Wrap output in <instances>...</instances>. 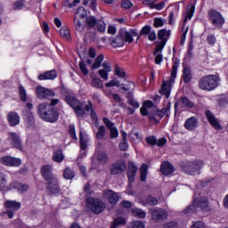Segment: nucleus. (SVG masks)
I'll return each instance as SVG.
<instances>
[{
  "instance_id": "obj_1",
  "label": "nucleus",
  "mask_w": 228,
  "mask_h": 228,
  "mask_svg": "<svg viewBox=\"0 0 228 228\" xmlns=\"http://www.w3.org/2000/svg\"><path fill=\"white\" fill-rule=\"evenodd\" d=\"M37 113L45 122H50L51 124H54V122H58V118H60V114L58 110L54 108H51V105L43 102L37 106Z\"/></svg>"
},
{
  "instance_id": "obj_2",
  "label": "nucleus",
  "mask_w": 228,
  "mask_h": 228,
  "mask_svg": "<svg viewBox=\"0 0 228 228\" xmlns=\"http://www.w3.org/2000/svg\"><path fill=\"white\" fill-rule=\"evenodd\" d=\"M177 69H179L178 60H176L173 64L170 78L168 80H163L162 82L160 94L165 95L166 99H169L170 97V92H172V83H174L175 81V77H177Z\"/></svg>"
},
{
  "instance_id": "obj_3",
  "label": "nucleus",
  "mask_w": 228,
  "mask_h": 228,
  "mask_svg": "<svg viewBox=\"0 0 228 228\" xmlns=\"http://www.w3.org/2000/svg\"><path fill=\"white\" fill-rule=\"evenodd\" d=\"M126 42L133 44L134 39L131 32H128L124 28H121L118 31V36L110 38V44L112 47H124V44H126Z\"/></svg>"
},
{
  "instance_id": "obj_4",
  "label": "nucleus",
  "mask_w": 228,
  "mask_h": 228,
  "mask_svg": "<svg viewBox=\"0 0 228 228\" xmlns=\"http://www.w3.org/2000/svg\"><path fill=\"white\" fill-rule=\"evenodd\" d=\"M220 83V77L216 75H208L199 80V86L201 90H215Z\"/></svg>"
},
{
  "instance_id": "obj_5",
  "label": "nucleus",
  "mask_w": 228,
  "mask_h": 228,
  "mask_svg": "<svg viewBox=\"0 0 228 228\" xmlns=\"http://www.w3.org/2000/svg\"><path fill=\"white\" fill-rule=\"evenodd\" d=\"M209 206V201L207 197L197 196V193L194 195V200L191 205L187 207L185 209L186 215H191V213H195L198 208L200 209H206Z\"/></svg>"
},
{
  "instance_id": "obj_6",
  "label": "nucleus",
  "mask_w": 228,
  "mask_h": 228,
  "mask_svg": "<svg viewBox=\"0 0 228 228\" xmlns=\"http://www.w3.org/2000/svg\"><path fill=\"white\" fill-rule=\"evenodd\" d=\"M87 208L91 209L94 215H101V213L106 209V204L102 202L100 199H94L92 197H88L86 199Z\"/></svg>"
},
{
  "instance_id": "obj_7",
  "label": "nucleus",
  "mask_w": 228,
  "mask_h": 228,
  "mask_svg": "<svg viewBox=\"0 0 228 228\" xmlns=\"http://www.w3.org/2000/svg\"><path fill=\"white\" fill-rule=\"evenodd\" d=\"M66 102L74 110L75 113L78 117H83L85 115V109H83V103L75 98L72 94L66 95Z\"/></svg>"
},
{
  "instance_id": "obj_8",
  "label": "nucleus",
  "mask_w": 228,
  "mask_h": 228,
  "mask_svg": "<svg viewBox=\"0 0 228 228\" xmlns=\"http://www.w3.org/2000/svg\"><path fill=\"white\" fill-rule=\"evenodd\" d=\"M203 165L204 163L202 161L186 162L182 166V168L185 174L195 175V174H199V171L202 168Z\"/></svg>"
},
{
  "instance_id": "obj_9",
  "label": "nucleus",
  "mask_w": 228,
  "mask_h": 228,
  "mask_svg": "<svg viewBox=\"0 0 228 228\" xmlns=\"http://www.w3.org/2000/svg\"><path fill=\"white\" fill-rule=\"evenodd\" d=\"M208 17L210 22L213 26H216V28H222L224 24H225V20L222 16V13L216 10H210L208 12Z\"/></svg>"
},
{
  "instance_id": "obj_10",
  "label": "nucleus",
  "mask_w": 228,
  "mask_h": 228,
  "mask_svg": "<svg viewBox=\"0 0 228 228\" xmlns=\"http://www.w3.org/2000/svg\"><path fill=\"white\" fill-rule=\"evenodd\" d=\"M20 202L15 200H7L4 203L5 214L8 216V218H13L15 215V211H19L20 209Z\"/></svg>"
},
{
  "instance_id": "obj_11",
  "label": "nucleus",
  "mask_w": 228,
  "mask_h": 228,
  "mask_svg": "<svg viewBox=\"0 0 228 228\" xmlns=\"http://www.w3.org/2000/svg\"><path fill=\"white\" fill-rule=\"evenodd\" d=\"M102 196L108 200L109 204H112V206L118 204V201L120 200V196H118V193L111 190L103 191Z\"/></svg>"
},
{
  "instance_id": "obj_12",
  "label": "nucleus",
  "mask_w": 228,
  "mask_h": 228,
  "mask_svg": "<svg viewBox=\"0 0 228 228\" xmlns=\"http://www.w3.org/2000/svg\"><path fill=\"white\" fill-rule=\"evenodd\" d=\"M205 115L207 120L208 121L210 126L214 127V129H216V131H222V129H224V127H222V125H220V122H218V119L216 118V117H215V114H213V112H211L210 110H206Z\"/></svg>"
},
{
  "instance_id": "obj_13",
  "label": "nucleus",
  "mask_w": 228,
  "mask_h": 228,
  "mask_svg": "<svg viewBox=\"0 0 228 228\" xmlns=\"http://www.w3.org/2000/svg\"><path fill=\"white\" fill-rule=\"evenodd\" d=\"M8 140L11 141V143H12V145H13L14 149L22 151V141L20 140V136H19L18 133L9 132L8 133Z\"/></svg>"
},
{
  "instance_id": "obj_14",
  "label": "nucleus",
  "mask_w": 228,
  "mask_h": 228,
  "mask_svg": "<svg viewBox=\"0 0 228 228\" xmlns=\"http://www.w3.org/2000/svg\"><path fill=\"white\" fill-rule=\"evenodd\" d=\"M46 190L51 193V195H56L60 191V184L58 183V178H52L46 180Z\"/></svg>"
},
{
  "instance_id": "obj_15",
  "label": "nucleus",
  "mask_w": 228,
  "mask_h": 228,
  "mask_svg": "<svg viewBox=\"0 0 228 228\" xmlns=\"http://www.w3.org/2000/svg\"><path fill=\"white\" fill-rule=\"evenodd\" d=\"M126 168L127 166L122 160H118L114 164H112L110 167V174L111 175H118V174H122V172H126Z\"/></svg>"
},
{
  "instance_id": "obj_16",
  "label": "nucleus",
  "mask_w": 228,
  "mask_h": 228,
  "mask_svg": "<svg viewBox=\"0 0 228 228\" xmlns=\"http://www.w3.org/2000/svg\"><path fill=\"white\" fill-rule=\"evenodd\" d=\"M36 94L38 99H47V97H54V92L41 86L36 87Z\"/></svg>"
},
{
  "instance_id": "obj_17",
  "label": "nucleus",
  "mask_w": 228,
  "mask_h": 228,
  "mask_svg": "<svg viewBox=\"0 0 228 228\" xmlns=\"http://www.w3.org/2000/svg\"><path fill=\"white\" fill-rule=\"evenodd\" d=\"M2 163L6 167H20L22 165V159L5 156L2 158Z\"/></svg>"
},
{
  "instance_id": "obj_18",
  "label": "nucleus",
  "mask_w": 228,
  "mask_h": 228,
  "mask_svg": "<svg viewBox=\"0 0 228 228\" xmlns=\"http://www.w3.org/2000/svg\"><path fill=\"white\" fill-rule=\"evenodd\" d=\"M168 214L167 210L158 209L151 210V218L155 220V222H163V220H167Z\"/></svg>"
},
{
  "instance_id": "obj_19",
  "label": "nucleus",
  "mask_w": 228,
  "mask_h": 228,
  "mask_svg": "<svg viewBox=\"0 0 228 228\" xmlns=\"http://www.w3.org/2000/svg\"><path fill=\"white\" fill-rule=\"evenodd\" d=\"M41 175H43L44 179L46 181L56 178L53 174V166L51 165H44L41 167Z\"/></svg>"
},
{
  "instance_id": "obj_20",
  "label": "nucleus",
  "mask_w": 228,
  "mask_h": 228,
  "mask_svg": "<svg viewBox=\"0 0 228 228\" xmlns=\"http://www.w3.org/2000/svg\"><path fill=\"white\" fill-rule=\"evenodd\" d=\"M184 127L187 131H194L199 127V118L195 117H191L187 118L184 122Z\"/></svg>"
},
{
  "instance_id": "obj_21",
  "label": "nucleus",
  "mask_w": 228,
  "mask_h": 228,
  "mask_svg": "<svg viewBox=\"0 0 228 228\" xmlns=\"http://www.w3.org/2000/svg\"><path fill=\"white\" fill-rule=\"evenodd\" d=\"M7 122L11 127H15L20 124V117L17 112H9L7 114Z\"/></svg>"
},
{
  "instance_id": "obj_22",
  "label": "nucleus",
  "mask_w": 228,
  "mask_h": 228,
  "mask_svg": "<svg viewBox=\"0 0 228 228\" xmlns=\"http://www.w3.org/2000/svg\"><path fill=\"white\" fill-rule=\"evenodd\" d=\"M56 77H58V73L54 69L45 71V73H42L38 76L39 81H45L47 79L53 80L56 79Z\"/></svg>"
},
{
  "instance_id": "obj_23",
  "label": "nucleus",
  "mask_w": 228,
  "mask_h": 228,
  "mask_svg": "<svg viewBox=\"0 0 228 228\" xmlns=\"http://www.w3.org/2000/svg\"><path fill=\"white\" fill-rule=\"evenodd\" d=\"M136 172H138V167L134 165V163H128L127 177L129 183H134V176L136 175Z\"/></svg>"
},
{
  "instance_id": "obj_24",
  "label": "nucleus",
  "mask_w": 228,
  "mask_h": 228,
  "mask_svg": "<svg viewBox=\"0 0 228 228\" xmlns=\"http://www.w3.org/2000/svg\"><path fill=\"white\" fill-rule=\"evenodd\" d=\"M170 108H172V103L167 102V106L165 108H163L162 110H158L156 108H154V115H156L157 117H159V118H163V117H165V115H167L168 117V113H170Z\"/></svg>"
},
{
  "instance_id": "obj_25",
  "label": "nucleus",
  "mask_w": 228,
  "mask_h": 228,
  "mask_svg": "<svg viewBox=\"0 0 228 228\" xmlns=\"http://www.w3.org/2000/svg\"><path fill=\"white\" fill-rule=\"evenodd\" d=\"M160 170L164 175H170L171 174H174V166L169 162H164L161 165Z\"/></svg>"
},
{
  "instance_id": "obj_26",
  "label": "nucleus",
  "mask_w": 228,
  "mask_h": 228,
  "mask_svg": "<svg viewBox=\"0 0 228 228\" xmlns=\"http://www.w3.org/2000/svg\"><path fill=\"white\" fill-rule=\"evenodd\" d=\"M96 37H97V33L95 32V28H87V30L84 37V40L92 42L95 40Z\"/></svg>"
},
{
  "instance_id": "obj_27",
  "label": "nucleus",
  "mask_w": 228,
  "mask_h": 228,
  "mask_svg": "<svg viewBox=\"0 0 228 228\" xmlns=\"http://www.w3.org/2000/svg\"><path fill=\"white\" fill-rule=\"evenodd\" d=\"M74 26L76 31H78V33H83L85 31V28H86V24L83 23V21L80 20L77 16H75Z\"/></svg>"
},
{
  "instance_id": "obj_28",
  "label": "nucleus",
  "mask_w": 228,
  "mask_h": 228,
  "mask_svg": "<svg viewBox=\"0 0 228 228\" xmlns=\"http://www.w3.org/2000/svg\"><path fill=\"white\" fill-rule=\"evenodd\" d=\"M126 220L125 217L118 216L116 217L110 224V228H118L120 225H126Z\"/></svg>"
},
{
  "instance_id": "obj_29",
  "label": "nucleus",
  "mask_w": 228,
  "mask_h": 228,
  "mask_svg": "<svg viewBox=\"0 0 228 228\" xmlns=\"http://www.w3.org/2000/svg\"><path fill=\"white\" fill-rule=\"evenodd\" d=\"M12 188H15V190H18L20 193H24V191H28V184L20 183L18 182L12 183Z\"/></svg>"
},
{
  "instance_id": "obj_30",
  "label": "nucleus",
  "mask_w": 228,
  "mask_h": 228,
  "mask_svg": "<svg viewBox=\"0 0 228 228\" xmlns=\"http://www.w3.org/2000/svg\"><path fill=\"white\" fill-rule=\"evenodd\" d=\"M97 159L101 165H106L108 163V154L106 151H99L97 153Z\"/></svg>"
},
{
  "instance_id": "obj_31",
  "label": "nucleus",
  "mask_w": 228,
  "mask_h": 228,
  "mask_svg": "<svg viewBox=\"0 0 228 228\" xmlns=\"http://www.w3.org/2000/svg\"><path fill=\"white\" fill-rule=\"evenodd\" d=\"M133 216H136L137 218H145L147 216V212L142 210V208H132Z\"/></svg>"
},
{
  "instance_id": "obj_32",
  "label": "nucleus",
  "mask_w": 228,
  "mask_h": 228,
  "mask_svg": "<svg viewBox=\"0 0 228 228\" xmlns=\"http://www.w3.org/2000/svg\"><path fill=\"white\" fill-rule=\"evenodd\" d=\"M183 77L184 83H190L191 81V70L190 68L185 67L183 71Z\"/></svg>"
},
{
  "instance_id": "obj_33",
  "label": "nucleus",
  "mask_w": 228,
  "mask_h": 228,
  "mask_svg": "<svg viewBox=\"0 0 228 228\" xmlns=\"http://www.w3.org/2000/svg\"><path fill=\"white\" fill-rule=\"evenodd\" d=\"M63 177L67 180H72L73 177H76V174L74 173V170L70 167H66L63 171Z\"/></svg>"
},
{
  "instance_id": "obj_34",
  "label": "nucleus",
  "mask_w": 228,
  "mask_h": 228,
  "mask_svg": "<svg viewBox=\"0 0 228 228\" xmlns=\"http://www.w3.org/2000/svg\"><path fill=\"white\" fill-rule=\"evenodd\" d=\"M181 101L184 108H188L189 110L195 108V103H193L188 97H182Z\"/></svg>"
},
{
  "instance_id": "obj_35",
  "label": "nucleus",
  "mask_w": 228,
  "mask_h": 228,
  "mask_svg": "<svg viewBox=\"0 0 228 228\" xmlns=\"http://www.w3.org/2000/svg\"><path fill=\"white\" fill-rule=\"evenodd\" d=\"M64 159L65 157L63 156L61 151H57L53 153V161H55V163H61Z\"/></svg>"
},
{
  "instance_id": "obj_36",
  "label": "nucleus",
  "mask_w": 228,
  "mask_h": 228,
  "mask_svg": "<svg viewBox=\"0 0 228 228\" xmlns=\"http://www.w3.org/2000/svg\"><path fill=\"white\" fill-rule=\"evenodd\" d=\"M193 13H195V5H191V7L185 12V18L183 20V24H186L189 20H191V17H193Z\"/></svg>"
},
{
  "instance_id": "obj_37",
  "label": "nucleus",
  "mask_w": 228,
  "mask_h": 228,
  "mask_svg": "<svg viewBox=\"0 0 228 228\" xmlns=\"http://www.w3.org/2000/svg\"><path fill=\"white\" fill-rule=\"evenodd\" d=\"M19 94L20 101H22V102H26V101H28V92H26V88H24V86H20Z\"/></svg>"
},
{
  "instance_id": "obj_38",
  "label": "nucleus",
  "mask_w": 228,
  "mask_h": 228,
  "mask_svg": "<svg viewBox=\"0 0 228 228\" xmlns=\"http://www.w3.org/2000/svg\"><path fill=\"white\" fill-rule=\"evenodd\" d=\"M94 28L97 29V31H99L100 33H104L106 31V23L99 20H97Z\"/></svg>"
},
{
  "instance_id": "obj_39",
  "label": "nucleus",
  "mask_w": 228,
  "mask_h": 228,
  "mask_svg": "<svg viewBox=\"0 0 228 228\" xmlns=\"http://www.w3.org/2000/svg\"><path fill=\"white\" fill-rule=\"evenodd\" d=\"M86 15H87V12L85 7H78L75 17H77V19H85Z\"/></svg>"
},
{
  "instance_id": "obj_40",
  "label": "nucleus",
  "mask_w": 228,
  "mask_h": 228,
  "mask_svg": "<svg viewBox=\"0 0 228 228\" xmlns=\"http://www.w3.org/2000/svg\"><path fill=\"white\" fill-rule=\"evenodd\" d=\"M91 85L94 88H97L99 90H101L104 86L101 78H94L91 82Z\"/></svg>"
},
{
  "instance_id": "obj_41",
  "label": "nucleus",
  "mask_w": 228,
  "mask_h": 228,
  "mask_svg": "<svg viewBox=\"0 0 228 228\" xmlns=\"http://www.w3.org/2000/svg\"><path fill=\"white\" fill-rule=\"evenodd\" d=\"M79 140H80V147L85 151L87 147L88 139L83 134V132H80L79 134Z\"/></svg>"
},
{
  "instance_id": "obj_42",
  "label": "nucleus",
  "mask_w": 228,
  "mask_h": 228,
  "mask_svg": "<svg viewBox=\"0 0 228 228\" xmlns=\"http://www.w3.org/2000/svg\"><path fill=\"white\" fill-rule=\"evenodd\" d=\"M147 170H149V166H147V164H142L141 167V181H146Z\"/></svg>"
},
{
  "instance_id": "obj_43",
  "label": "nucleus",
  "mask_w": 228,
  "mask_h": 228,
  "mask_svg": "<svg viewBox=\"0 0 228 228\" xmlns=\"http://www.w3.org/2000/svg\"><path fill=\"white\" fill-rule=\"evenodd\" d=\"M106 135V127L102 126L99 127L98 132L96 133V138L98 140H102Z\"/></svg>"
},
{
  "instance_id": "obj_44",
  "label": "nucleus",
  "mask_w": 228,
  "mask_h": 228,
  "mask_svg": "<svg viewBox=\"0 0 228 228\" xmlns=\"http://www.w3.org/2000/svg\"><path fill=\"white\" fill-rule=\"evenodd\" d=\"M61 37L66 40H70V30L67 28H61L60 30Z\"/></svg>"
},
{
  "instance_id": "obj_45",
  "label": "nucleus",
  "mask_w": 228,
  "mask_h": 228,
  "mask_svg": "<svg viewBox=\"0 0 228 228\" xmlns=\"http://www.w3.org/2000/svg\"><path fill=\"white\" fill-rule=\"evenodd\" d=\"M104 60V55L100 54L96 59L94 63L92 65V69H99L101 67V63Z\"/></svg>"
},
{
  "instance_id": "obj_46",
  "label": "nucleus",
  "mask_w": 228,
  "mask_h": 228,
  "mask_svg": "<svg viewBox=\"0 0 228 228\" xmlns=\"http://www.w3.org/2000/svg\"><path fill=\"white\" fill-rule=\"evenodd\" d=\"M145 142L148 143V145L154 147V145L158 143V139L154 135H150L145 138Z\"/></svg>"
},
{
  "instance_id": "obj_47",
  "label": "nucleus",
  "mask_w": 228,
  "mask_h": 228,
  "mask_svg": "<svg viewBox=\"0 0 228 228\" xmlns=\"http://www.w3.org/2000/svg\"><path fill=\"white\" fill-rule=\"evenodd\" d=\"M166 37H170V30H167L165 28L160 29L158 33L159 40H163Z\"/></svg>"
},
{
  "instance_id": "obj_48",
  "label": "nucleus",
  "mask_w": 228,
  "mask_h": 228,
  "mask_svg": "<svg viewBox=\"0 0 228 228\" xmlns=\"http://www.w3.org/2000/svg\"><path fill=\"white\" fill-rule=\"evenodd\" d=\"M87 28H91L92 29H94V28H95V26L97 25V20L95 19V17L90 16L89 18H87Z\"/></svg>"
},
{
  "instance_id": "obj_49",
  "label": "nucleus",
  "mask_w": 228,
  "mask_h": 228,
  "mask_svg": "<svg viewBox=\"0 0 228 228\" xmlns=\"http://www.w3.org/2000/svg\"><path fill=\"white\" fill-rule=\"evenodd\" d=\"M115 75L118 76V77H126V71L124 69L118 67V65L115 67Z\"/></svg>"
},
{
  "instance_id": "obj_50",
  "label": "nucleus",
  "mask_w": 228,
  "mask_h": 228,
  "mask_svg": "<svg viewBox=\"0 0 228 228\" xmlns=\"http://www.w3.org/2000/svg\"><path fill=\"white\" fill-rule=\"evenodd\" d=\"M25 121L27 124H28V126H33V124H35V117H33V114L28 113L25 116Z\"/></svg>"
},
{
  "instance_id": "obj_51",
  "label": "nucleus",
  "mask_w": 228,
  "mask_h": 228,
  "mask_svg": "<svg viewBox=\"0 0 228 228\" xmlns=\"http://www.w3.org/2000/svg\"><path fill=\"white\" fill-rule=\"evenodd\" d=\"M24 8V0H18L13 4V10H22Z\"/></svg>"
},
{
  "instance_id": "obj_52",
  "label": "nucleus",
  "mask_w": 228,
  "mask_h": 228,
  "mask_svg": "<svg viewBox=\"0 0 228 228\" xmlns=\"http://www.w3.org/2000/svg\"><path fill=\"white\" fill-rule=\"evenodd\" d=\"M182 29L183 33L181 36V45H184V42L186 41V33H188V27H185V25L183 24Z\"/></svg>"
},
{
  "instance_id": "obj_53",
  "label": "nucleus",
  "mask_w": 228,
  "mask_h": 228,
  "mask_svg": "<svg viewBox=\"0 0 228 228\" xmlns=\"http://www.w3.org/2000/svg\"><path fill=\"white\" fill-rule=\"evenodd\" d=\"M107 88H110L111 86H120V81L117 79L110 80V82L105 84Z\"/></svg>"
},
{
  "instance_id": "obj_54",
  "label": "nucleus",
  "mask_w": 228,
  "mask_h": 228,
  "mask_svg": "<svg viewBox=\"0 0 228 228\" xmlns=\"http://www.w3.org/2000/svg\"><path fill=\"white\" fill-rule=\"evenodd\" d=\"M132 228H145V223H143L142 221H134L132 223Z\"/></svg>"
},
{
  "instance_id": "obj_55",
  "label": "nucleus",
  "mask_w": 228,
  "mask_h": 228,
  "mask_svg": "<svg viewBox=\"0 0 228 228\" xmlns=\"http://www.w3.org/2000/svg\"><path fill=\"white\" fill-rule=\"evenodd\" d=\"M128 102L131 106H133V108H140V104L138 103V102H136L134 99H133V95L131 94L130 96H128Z\"/></svg>"
},
{
  "instance_id": "obj_56",
  "label": "nucleus",
  "mask_w": 228,
  "mask_h": 228,
  "mask_svg": "<svg viewBox=\"0 0 228 228\" xmlns=\"http://www.w3.org/2000/svg\"><path fill=\"white\" fill-rule=\"evenodd\" d=\"M147 204H149L150 206H158V199L152 196H149L147 198Z\"/></svg>"
},
{
  "instance_id": "obj_57",
  "label": "nucleus",
  "mask_w": 228,
  "mask_h": 228,
  "mask_svg": "<svg viewBox=\"0 0 228 228\" xmlns=\"http://www.w3.org/2000/svg\"><path fill=\"white\" fill-rule=\"evenodd\" d=\"M69 135L73 140H77V135H76V126H74V125L69 126Z\"/></svg>"
},
{
  "instance_id": "obj_58",
  "label": "nucleus",
  "mask_w": 228,
  "mask_h": 228,
  "mask_svg": "<svg viewBox=\"0 0 228 228\" xmlns=\"http://www.w3.org/2000/svg\"><path fill=\"white\" fill-rule=\"evenodd\" d=\"M165 24V21H163V19L161 18H155L153 26L154 28H161Z\"/></svg>"
},
{
  "instance_id": "obj_59",
  "label": "nucleus",
  "mask_w": 228,
  "mask_h": 228,
  "mask_svg": "<svg viewBox=\"0 0 228 228\" xmlns=\"http://www.w3.org/2000/svg\"><path fill=\"white\" fill-rule=\"evenodd\" d=\"M78 65L82 74H84V76H88V69H86L85 62L80 61Z\"/></svg>"
},
{
  "instance_id": "obj_60",
  "label": "nucleus",
  "mask_w": 228,
  "mask_h": 228,
  "mask_svg": "<svg viewBox=\"0 0 228 228\" xmlns=\"http://www.w3.org/2000/svg\"><path fill=\"white\" fill-rule=\"evenodd\" d=\"M98 74L102 79H104V81H108V74H110V71H106L105 69H100L98 71Z\"/></svg>"
},
{
  "instance_id": "obj_61",
  "label": "nucleus",
  "mask_w": 228,
  "mask_h": 228,
  "mask_svg": "<svg viewBox=\"0 0 228 228\" xmlns=\"http://www.w3.org/2000/svg\"><path fill=\"white\" fill-rule=\"evenodd\" d=\"M103 122L109 129H113V127H115V124H113L108 118H104Z\"/></svg>"
},
{
  "instance_id": "obj_62",
  "label": "nucleus",
  "mask_w": 228,
  "mask_h": 228,
  "mask_svg": "<svg viewBox=\"0 0 228 228\" xmlns=\"http://www.w3.org/2000/svg\"><path fill=\"white\" fill-rule=\"evenodd\" d=\"M121 6H122V8L128 9L133 6V3H131V1H129V0H123L121 2Z\"/></svg>"
},
{
  "instance_id": "obj_63",
  "label": "nucleus",
  "mask_w": 228,
  "mask_h": 228,
  "mask_svg": "<svg viewBox=\"0 0 228 228\" xmlns=\"http://www.w3.org/2000/svg\"><path fill=\"white\" fill-rule=\"evenodd\" d=\"M164 228H176L177 227V222L171 221L163 225Z\"/></svg>"
},
{
  "instance_id": "obj_64",
  "label": "nucleus",
  "mask_w": 228,
  "mask_h": 228,
  "mask_svg": "<svg viewBox=\"0 0 228 228\" xmlns=\"http://www.w3.org/2000/svg\"><path fill=\"white\" fill-rule=\"evenodd\" d=\"M191 228H206V226L204 225V223L198 221L196 223H194Z\"/></svg>"
}]
</instances>
